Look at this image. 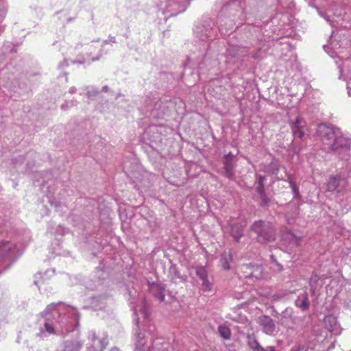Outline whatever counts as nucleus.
I'll use <instances>...</instances> for the list:
<instances>
[{
	"instance_id": "20e7f679",
	"label": "nucleus",
	"mask_w": 351,
	"mask_h": 351,
	"mask_svg": "<svg viewBox=\"0 0 351 351\" xmlns=\"http://www.w3.org/2000/svg\"><path fill=\"white\" fill-rule=\"evenodd\" d=\"M258 323L261 330L267 335H274L276 328L273 319L269 316H261L258 318Z\"/></svg>"
},
{
	"instance_id": "9b49d317",
	"label": "nucleus",
	"mask_w": 351,
	"mask_h": 351,
	"mask_svg": "<svg viewBox=\"0 0 351 351\" xmlns=\"http://www.w3.org/2000/svg\"><path fill=\"white\" fill-rule=\"evenodd\" d=\"M339 178L338 176H332L329 178L326 187L329 191H335L339 184Z\"/></svg>"
},
{
	"instance_id": "1a4fd4ad",
	"label": "nucleus",
	"mask_w": 351,
	"mask_h": 351,
	"mask_svg": "<svg viewBox=\"0 0 351 351\" xmlns=\"http://www.w3.org/2000/svg\"><path fill=\"white\" fill-rule=\"evenodd\" d=\"M295 305L301 308L302 310H306L309 306V302L308 299V295L306 293H304L300 295L297 300L295 302Z\"/></svg>"
},
{
	"instance_id": "aec40b11",
	"label": "nucleus",
	"mask_w": 351,
	"mask_h": 351,
	"mask_svg": "<svg viewBox=\"0 0 351 351\" xmlns=\"http://www.w3.org/2000/svg\"><path fill=\"white\" fill-rule=\"evenodd\" d=\"M271 259L272 263H274L276 265L277 269L278 271H281L282 269V267L276 261V260L274 258V254L271 255Z\"/></svg>"
},
{
	"instance_id": "f03ea898",
	"label": "nucleus",
	"mask_w": 351,
	"mask_h": 351,
	"mask_svg": "<svg viewBox=\"0 0 351 351\" xmlns=\"http://www.w3.org/2000/svg\"><path fill=\"white\" fill-rule=\"evenodd\" d=\"M251 228L257 234L258 240L261 242L269 243L275 239L274 229L269 222L256 221Z\"/></svg>"
},
{
	"instance_id": "0eeeda50",
	"label": "nucleus",
	"mask_w": 351,
	"mask_h": 351,
	"mask_svg": "<svg viewBox=\"0 0 351 351\" xmlns=\"http://www.w3.org/2000/svg\"><path fill=\"white\" fill-rule=\"evenodd\" d=\"M240 269L242 271L245 269L250 270V272L245 276L246 278L254 277L256 278H259L261 277V273L262 269L258 265H252V264L243 265L241 266Z\"/></svg>"
},
{
	"instance_id": "b1692460",
	"label": "nucleus",
	"mask_w": 351,
	"mask_h": 351,
	"mask_svg": "<svg viewBox=\"0 0 351 351\" xmlns=\"http://www.w3.org/2000/svg\"><path fill=\"white\" fill-rule=\"evenodd\" d=\"M347 89L348 95L351 96V80L347 81Z\"/></svg>"
},
{
	"instance_id": "5701e85b",
	"label": "nucleus",
	"mask_w": 351,
	"mask_h": 351,
	"mask_svg": "<svg viewBox=\"0 0 351 351\" xmlns=\"http://www.w3.org/2000/svg\"><path fill=\"white\" fill-rule=\"evenodd\" d=\"M264 56H265V55H264V54H262V53H261V50H260V51H258V52H256V53L253 56V57H254V58H258V59L263 58H264Z\"/></svg>"
},
{
	"instance_id": "bb28decb",
	"label": "nucleus",
	"mask_w": 351,
	"mask_h": 351,
	"mask_svg": "<svg viewBox=\"0 0 351 351\" xmlns=\"http://www.w3.org/2000/svg\"><path fill=\"white\" fill-rule=\"evenodd\" d=\"M336 282V280H333L332 282H331V284H334Z\"/></svg>"
},
{
	"instance_id": "393cba45",
	"label": "nucleus",
	"mask_w": 351,
	"mask_h": 351,
	"mask_svg": "<svg viewBox=\"0 0 351 351\" xmlns=\"http://www.w3.org/2000/svg\"><path fill=\"white\" fill-rule=\"evenodd\" d=\"M303 348L300 346L293 347L290 351H302Z\"/></svg>"
},
{
	"instance_id": "a211bd4d",
	"label": "nucleus",
	"mask_w": 351,
	"mask_h": 351,
	"mask_svg": "<svg viewBox=\"0 0 351 351\" xmlns=\"http://www.w3.org/2000/svg\"><path fill=\"white\" fill-rule=\"evenodd\" d=\"M231 336V332L228 328L221 326V337H223L225 339H229Z\"/></svg>"
},
{
	"instance_id": "9d476101",
	"label": "nucleus",
	"mask_w": 351,
	"mask_h": 351,
	"mask_svg": "<svg viewBox=\"0 0 351 351\" xmlns=\"http://www.w3.org/2000/svg\"><path fill=\"white\" fill-rule=\"evenodd\" d=\"M337 43H336L334 40H333V35H332V38H330V45H327V46H324V48L325 49V51L330 54V56L335 58V55L338 56L340 59H342L343 58V56H340V52H337L335 51H332V52H330L328 51V49L331 47L332 49L333 50H336L337 49Z\"/></svg>"
},
{
	"instance_id": "412c9836",
	"label": "nucleus",
	"mask_w": 351,
	"mask_h": 351,
	"mask_svg": "<svg viewBox=\"0 0 351 351\" xmlns=\"http://www.w3.org/2000/svg\"><path fill=\"white\" fill-rule=\"evenodd\" d=\"M45 328L47 332L49 333H53L54 332V328L53 326H51L49 323H45Z\"/></svg>"
},
{
	"instance_id": "f8f14e48",
	"label": "nucleus",
	"mask_w": 351,
	"mask_h": 351,
	"mask_svg": "<svg viewBox=\"0 0 351 351\" xmlns=\"http://www.w3.org/2000/svg\"><path fill=\"white\" fill-rule=\"evenodd\" d=\"M265 180V176H258L257 177V191L260 194L263 202H265V195H264V182Z\"/></svg>"
},
{
	"instance_id": "2eb2a0df",
	"label": "nucleus",
	"mask_w": 351,
	"mask_h": 351,
	"mask_svg": "<svg viewBox=\"0 0 351 351\" xmlns=\"http://www.w3.org/2000/svg\"><path fill=\"white\" fill-rule=\"evenodd\" d=\"M288 180H289V185H290V187L292 190V193L293 194V197L295 198H298L300 197V192H299V189L298 187L297 186V185L292 181V180L291 179V178L289 176L288 178Z\"/></svg>"
},
{
	"instance_id": "dca6fc26",
	"label": "nucleus",
	"mask_w": 351,
	"mask_h": 351,
	"mask_svg": "<svg viewBox=\"0 0 351 351\" xmlns=\"http://www.w3.org/2000/svg\"><path fill=\"white\" fill-rule=\"evenodd\" d=\"M12 248V244L9 241H3L0 243V252L6 253Z\"/></svg>"
},
{
	"instance_id": "6e6552de",
	"label": "nucleus",
	"mask_w": 351,
	"mask_h": 351,
	"mask_svg": "<svg viewBox=\"0 0 351 351\" xmlns=\"http://www.w3.org/2000/svg\"><path fill=\"white\" fill-rule=\"evenodd\" d=\"M282 239L284 240L286 243H287L288 245L291 246V248L299 244V239L291 232H288L285 234H282Z\"/></svg>"
},
{
	"instance_id": "ddd939ff",
	"label": "nucleus",
	"mask_w": 351,
	"mask_h": 351,
	"mask_svg": "<svg viewBox=\"0 0 351 351\" xmlns=\"http://www.w3.org/2000/svg\"><path fill=\"white\" fill-rule=\"evenodd\" d=\"M232 261V256L230 254V252H224V254L223 256H221V265L225 269H229L230 265L229 263Z\"/></svg>"
},
{
	"instance_id": "a878e982",
	"label": "nucleus",
	"mask_w": 351,
	"mask_h": 351,
	"mask_svg": "<svg viewBox=\"0 0 351 351\" xmlns=\"http://www.w3.org/2000/svg\"><path fill=\"white\" fill-rule=\"evenodd\" d=\"M338 67L339 68V71L341 73V74L342 73L343 71H342V69L341 68V66L339 64H338ZM341 76V75H340V77Z\"/></svg>"
},
{
	"instance_id": "423d86ee",
	"label": "nucleus",
	"mask_w": 351,
	"mask_h": 351,
	"mask_svg": "<svg viewBox=\"0 0 351 351\" xmlns=\"http://www.w3.org/2000/svg\"><path fill=\"white\" fill-rule=\"evenodd\" d=\"M223 165L226 175L228 178H231L233 176L232 169L234 165V155L231 153L226 155L223 159Z\"/></svg>"
},
{
	"instance_id": "6ab92c4d",
	"label": "nucleus",
	"mask_w": 351,
	"mask_h": 351,
	"mask_svg": "<svg viewBox=\"0 0 351 351\" xmlns=\"http://www.w3.org/2000/svg\"><path fill=\"white\" fill-rule=\"evenodd\" d=\"M202 280V289L204 291H210L211 289V285L207 280V278Z\"/></svg>"
},
{
	"instance_id": "f257e3e1",
	"label": "nucleus",
	"mask_w": 351,
	"mask_h": 351,
	"mask_svg": "<svg viewBox=\"0 0 351 351\" xmlns=\"http://www.w3.org/2000/svg\"><path fill=\"white\" fill-rule=\"evenodd\" d=\"M317 133L322 147L326 152L337 151L341 148L348 149L351 146L350 136L344 134L339 128L335 126L319 124Z\"/></svg>"
},
{
	"instance_id": "39448f33",
	"label": "nucleus",
	"mask_w": 351,
	"mask_h": 351,
	"mask_svg": "<svg viewBox=\"0 0 351 351\" xmlns=\"http://www.w3.org/2000/svg\"><path fill=\"white\" fill-rule=\"evenodd\" d=\"M230 228L232 236L235 241H239L243 235V228L245 226V222L240 219H232L230 222Z\"/></svg>"
},
{
	"instance_id": "4be33fe9",
	"label": "nucleus",
	"mask_w": 351,
	"mask_h": 351,
	"mask_svg": "<svg viewBox=\"0 0 351 351\" xmlns=\"http://www.w3.org/2000/svg\"><path fill=\"white\" fill-rule=\"evenodd\" d=\"M156 297L160 301H164L165 296L163 291H160V293L156 295Z\"/></svg>"
},
{
	"instance_id": "4468645a",
	"label": "nucleus",
	"mask_w": 351,
	"mask_h": 351,
	"mask_svg": "<svg viewBox=\"0 0 351 351\" xmlns=\"http://www.w3.org/2000/svg\"><path fill=\"white\" fill-rule=\"evenodd\" d=\"M319 281V277L316 274H313L310 278L309 284L313 294H315L316 289L317 288V283Z\"/></svg>"
},
{
	"instance_id": "f3484780",
	"label": "nucleus",
	"mask_w": 351,
	"mask_h": 351,
	"mask_svg": "<svg viewBox=\"0 0 351 351\" xmlns=\"http://www.w3.org/2000/svg\"><path fill=\"white\" fill-rule=\"evenodd\" d=\"M196 274L201 280H204L207 278V271L203 267H199L196 269Z\"/></svg>"
},
{
	"instance_id": "7ed1b4c3",
	"label": "nucleus",
	"mask_w": 351,
	"mask_h": 351,
	"mask_svg": "<svg viewBox=\"0 0 351 351\" xmlns=\"http://www.w3.org/2000/svg\"><path fill=\"white\" fill-rule=\"evenodd\" d=\"M289 125L293 136L300 139L302 138L306 125V121L302 117L298 116L294 121H290Z\"/></svg>"
}]
</instances>
